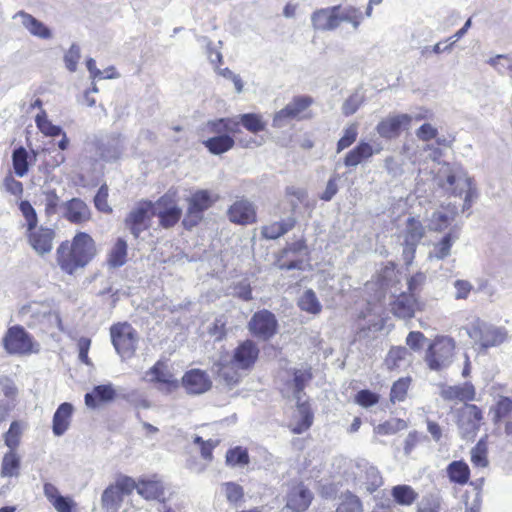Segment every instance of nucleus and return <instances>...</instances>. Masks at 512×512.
Listing matches in <instances>:
<instances>
[{"label": "nucleus", "mask_w": 512, "mask_h": 512, "mask_svg": "<svg viewBox=\"0 0 512 512\" xmlns=\"http://www.w3.org/2000/svg\"><path fill=\"white\" fill-rule=\"evenodd\" d=\"M35 122L39 130L46 136L55 137L63 133V129L60 126L54 125L48 120L45 111H41L36 115Z\"/></svg>", "instance_id": "nucleus-47"}, {"label": "nucleus", "mask_w": 512, "mask_h": 512, "mask_svg": "<svg viewBox=\"0 0 512 512\" xmlns=\"http://www.w3.org/2000/svg\"><path fill=\"white\" fill-rule=\"evenodd\" d=\"M27 238L31 247L39 255H44L52 250L53 240L55 232L51 228L47 227H35L31 230H27Z\"/></svg>", "instance_id": "nucleus-18"}, {"label": "nucleus", "mask_w": 512, "mask_h": 512, "mask_svg": "<svg viewBox=\"0 0 512 512\" xmlns=\"http://www.w3.org/2000/svg\"><path fill=\"white\" fill-rule=\"evenodd\" d=\"M73 406L70 403H62L53 416L52 430L55 436L63 435L69 427Z\"/></svg>", "instance_id": "nucleus-32"}, {"label": "nucleus", "mask_w": 512, "mask_h": 512, "mask_svg": "<svg viewBox=\"0 0 512 512\" xmlns=\"http://www.w3.org/2000/svg\"><path fill=\"white\" fill-rule=\"evenodd\" d=\"M408 355V350L405 347L392 348L386 358V364L390 369L399 367V361L404 360Z\"/></svg>", "instance_id": "nucleus-60"}, {"label": "nucleus", "mask_w": 512, "mask_h": 512, "mask_svg": "<svg viewBox=\"0 0 512 512\" xmlns=\"http://www.w3.org/2000/svg\"><path fill=\"white\" fill-rule=\"evenodd\" d=\"M438 134V129L431 123H424L418 129L415 130V136L419 141L423 143H428L434 138H437Z\"/></svg>", "instance_id": "nucleus-59"}, {"label": "nucleus", "mask_w": 512, "mask_h": 512, "mask_svg": "<svg viewBox=\"0 0 512 512\" xmlns=\"http://www.w3.org/2000/svg\"><path fill=\"white\" fill-rule=\"evenodd\" d=\"M295 225L296 218L289 216L285 219L264 226L261 232L263 237L266 239L274 240L292 230Z\"/></svg>", "instance_id": "nucleus-33"}, {"label": "nucleus", "mask_w": 512, "mask_h": 512, "mask_svg": "<svg viewBox=\"0 0 512 512\" xmlns=\"http://www.w3.org/2000/svg\"><path fill=\"white\" fill-rule=\"evenodd\" d=\"M447 473L452 482L458 484L467 483L470 475L468 465L463 461H453L447 468Z\"/></svg>", "instance_id": "nucleus-41"}, {"label": "nucleus", "mask_w": 512, "mask_h": 512, "mask_svg": "<svg viewBox=\"0 0 512 512\" xmlns=\"http://www.w3.org/2000/svg\"><path fill=\"white\" fill-rule=\"evenodd\" d=\"M147 376H151L150 381L159 382L166 384L172 388L177 387V380L173 374L168 371L164 364L157 362L150 370L146 373Z\"/></svg>", "instance_id": "nucleus-38"}, {"label": "nucleus", "mask_w": 512, "mask_h": 512, "mask_svg": "<svg viewBox=\"0 0 512 512\" xmlns=\"http://www.w3.org/2000/svg\"><path fill=\"white\" fill-rule=\"evenodd\" d=\"M474 386L466 382L463 385L448 386L442 389L441 396L445 400L472 401L475 399Z\"/></svg>", "instance_id": "nucleus-31"}, {"label": "nucleus", "mask_w": 512, "mask_h": 512, "mask_svg": "<svg viewBox=\"0 0 512 512\" xmlns=\"http://www.w3.org/2000/svg\"><path fill=\"white\" fill-rule=\"evenodd\" d=\"M3 347L12 355H30L40 351V344L20 325L8 328L3 337Z\"/></svg>", "instance_id": "nucleus-5"}, {"label": "nucleus", "mask_w": 512, "mask_h": 512, "mask_svg": "<svg viewBox=\"0 0 512 512\" xmlns=\"http://www.w3.org/2000/svg\"><path fill=\"white\" fill-rule=\"evenodd\" d=\"M383 480L379 470L374 466H369L364 472V480L361 481L360 489L369 494L375 492L381 485Z\"/></svg>", "instance_id": "nucleus-40"}, {"label": "nucleus", "mask_w": 512, "mask_h": 512, "mask_svg": "<svg viewBox=\"0 0 512 512\" xmlns=\"http://www.w3.org/2000/svg\"><path fill=\"white\" fill-rule=\"evenodd\" d=\"M182 385L189 394L199 395L207 392L212 381L209 375L200 369L187 371L182 377Z\"/></svg>", "instance_id": "nucleus-20"}, {"label": "nucleus", "mask_w": 512, "mask_h": 512, "mask_svg": "<svg viewBox=\"0 0 512 512\" xmlns=\"http://www.w3.org/2000/svg\"><path fill=\"white\" fill-rule=\"evenodd\" d=\"M411 379L408 377L398 379L392 386L390 392V400L394 403L396 401H403L407 395Z\"/></svg>", "instance_id": "nucleus-54"}, {"label": "nucleus", "mask_w": 512, "mask_h": 512, "mask_svg": "<svg viewBox=\"0 0 512 512\" xmlns=\"http://www.w3.org/2000/svg\"><path fill=\"white\" fill-rule=\"evenodd\" d=\"M312 379L310 368L295 369L293 379L287 384L288 390L291 389L292 397L297 402V414L299 419L296 423L290 424V429L294 434H301L308 430L313 423V413L306 401H302V392L306 384Z\"/></svg>", "instance_id": "nucleus-2"}, {"label": "nucleus", "mask_w": 512, "mask_h": 512, "mask_svg": "<svg viewBox=\"0 0 512 512\" xmlns=\"http://www.w3.org/2000/svg\"><path fill=\"white\" fill-rule=\"evenodd\" d=\"M27 150L20 146L16 148L12 153V164L14 172L18 177H24L29 171Z\"/></svg>", "instance_id": "nucleus-45"}, {"label": "nucleus", "mask_w": 512, "mask_h": 512, "mask_svg": "<svg viewBox=\"0 0 512 512\" xmlns=\"http://www.w3.org/2000/svg\"><path fill=\"white\" fill-rule=\"evenodd\" d=\"M335 7H338L339 10H337V23L338 26L341 22H350L354 20L356 15L360 12L358 8H355L353 6H346L342 7L341 5H336Z\"/></svg>", "instance_id": "nucleus-62"}, {"label": "nucleus", "mask_w": 512, "mask_h": 512, "mask_svg": "<svg viewBox=\"0 0 512 512\" xmlns=\"http://www.w3.org/2000/svg\"><path fill=\"white\" fill-rule=\"evenodd\" d=\"M411 121L412 115L409 114L389 115L377 124L375 130L381 138L390 140L397 138L401 128L409 125Z\"/></svg>", "instance_id": "nucleus-17"}, {"label": "nucleus", "mask_w": 512, "mask_h": 512, "mask_svg": "<svg viewBox=\"0 0 512 512\" xmlns=\"http://www.w3.org/2000/svg\"><path fill=\"white\" fill-rule=\"evenodd\" d=\"M226 463L232 467H244L249 463L247 449L240 446L229 449L226 453Z\"/></svg>", "instance_id": "nucleus-50"}, {"label": "nucleus", "mask_w": 512, "mask_h": 512, "mask_svg": "<svg viewBox=\"0 0 512 512\" xmlns=\"http://www.w3.org/2000/svg\"><path fill=\"white\" fill-rule=\"evenodd\" d=\"M21 459L16 451L9 450L2 458L1 476L2 477H18Z\"/></svg>", "instance_id": "nucleus-37"}, {"label": "nucleus", "mask_w": 512, "mask_h": 512, "mask_svg": "<svg viewBox=\"0 0 512 512\" xmlns=\"http://www.w3.org/2000/svg\"><path fill=\"white\" fill-rule=\"evenodd\" d=\"M336 512H363V505L358 496L348 491L341 496Z\"/></svg>", "instance_id": "nucleus-48"}, {"label": "nucleus", "mask_w": 512, "mask_h": 512, "mask_svg": "<svg viewBox=\"0 0 512 512\" xmlns=\"http://www.w3.org/2000/svg\"><path fill=\"white\" fill-rule=\"evenodd\" d=\"M134 485L137 493L146 500L161 501L164 498L165 486L156 475L134 480Z\"/></svg>", "instance_id": "nucleus-19"}, {"label": "nucleus", "mask_w": 512, "mask_h": 512, "mask_svg": "<svg viewBox=\"0 0 512 512\" xmlns=\"http://www.w3.org/2000/svg\"><path fill=\"white\" fill-rule=\"evenodd\" d=\"M97 152L104 161H116L120 158L124 143L120 135H106L97 140Z\"/></svg>", "instance_id": "nucleus-21"}, {"label": "nucleus", "mask_w": 512, "mask_h": 512, "mask_svg": "<svg viewBox=\"0 0 512 512\" xmlns=\"http://www.w3.org/2000/svg\"><path fill=\"white\" fill-rule=\"evenodd\" d=\"M378 400V395L370 390H361L356 395V402L365 408L375 405Z\"/></svg>", "instance_id": "nucleus-63"}, {"label": "nucleus", "mask_w": 512, "mask_h": 512, "mask_svg": "<svg viewBox=\"0 0 512 512\" xmlns=\"http://www.w3.org/2000/svg\"><path fill=\"white\" fill-rule=\"evenodd\" d=\"M512 411V399L500 397L495 407V420L507 415Z\"/></svg>", "instance_id": "nucleus-64"}, {"label": "nucleus", "mask_w": 512, "mask_h": 512, "mask_svg": "<svg viewBox=\"0 0 512 512\" xmlns=\"http://www.w3.org/2000/svg\"><path fill=\"white\" fill-rule=\"evenodd\" d=\"M454 217L441 211H435L432 213L429 226L434 231H442L449 226Z\"/></svg>", "instance_id": "nucleus-55"}, {"label": "nucleus", "mask_w": 512, "mask_h": 512, "mask_svg": "<svg viewBox=\"0 0 512 512\" xmlns=\"http://www.w3.org/2000/svg\"><path fill=\"white\" fill-rule=\"evenodd\" d=\"M471 461L477 467H486L487 460V444L485 440L480 439L476 446L471 450Z\"/></svg>", "instance_id": "nucleus-53"}, {"label": "nucleus", "mask_w": 512, "mask_h": 512, "mask_svg": "<svg viewBox=\"0 0 512 512\" xmlns=\"http://www.w3.org/2000/svg\"><path fill=\"white\" fill-rule=\"evenodd\" d=\"M337 10L338 7H329L316 10L311 15L312 26L316 30L332 31L338 28L337 23Z\"/></svg>", "instance_id": "nucleus-25"}, {"label": "nucleus", "mask_w": 512, "mask_h": 512, "mask_svg": "<svg viewBox=\"0 0 512 512\" xmlns=\"http://www.w3.org/2000/svg\"><path fill=\"white\" fill-rule=\"evenodd\" d=\"M150 210L153 211V204L151 202H143L134 208L128 215L125 221L126 226L135 238H138L147 228L145 221Z\"/></svg>", "instance_id": "nucleus-24"}, {"label": "nucleus", "mask_w": 512, "mask_h": 512, "mask_svg": "<svg viewBox=\"0 0 512 512\" xmlns=\"http://www.w3.org/2000/svg\"><path fill=\"white\" fill-rule=\"evenodd\" d=\"M19 209L26 220L27 230H31L35 228L38 223V218L35 209L30 204L29 201H21L19 204Z\"/></svg>", "instance_id": "nucleus-57"}, {"label": "nucleus", "mask_w": 512, "mask_h": 512, "mask_svg": "<svg viewBox=\"0 0 512 512\" xmlns=\"http://www.w3.org/2000/svg\"><path fill=\"white\" fill-rule=\"evenodd\" d=\"M25 425L20 421H13L8 431L3 435L4 443L9 450L15 451L20 444Z\"/></svg>", "instance_id": "nucleus-42"}, {"label": "nucleus", "mask_w": 512, "mask_h": 512, "mask_svg": "<svg viewBox=\"0 0 512 512\" xmlns=\"http://www.w3.org/2000/svg\"><path fill=\"white\" fill-rule=\"evenodd\" d=\"M14 18L20 19L22 26L27 29L31 35L40 39L52 38L51 30L31 14L19 11L15 14Z\"/></svg>", "instance_id": "nucleus-26"}, {"label": "nucleus", "mask_w": 512, "mask_h": 512, "mask_svg": "<svg viewBox=\"0 0 512 512\" xmlns=\"http://www.w3.org/2000/svg\"><path fill=\"white\" fill-rule=\"evenodd\" d=\"M465 329L475 344L485 349L500 345L507 336L505 328L494 326L479 318L472 320Z\"/></svg>", "instance_id": "nucleus-3"}, {"label": "nucleus", "mask_w": 512, "mask_h": 512, "mask_svg": "<svg viewBox=\"0 0 512 512\" xmlns=\"http://www.w3.org/2000/svg\"><path fill=\"white\" fill-rule=\"evenodd\" d=\"M381 148L373 149L372 145L365 141H360L352 150H350L345 158L344 165L346 167H356L362 161L369 159L374 154L379 153Z\"/></svg>", "instance_id": "nucleus-29"}, {"label": "nucleus", "mask_w": 512, "mask_h": 512, "mask_svg": "<svg viewBox=\"0 0 512 512\" xmlns=\"http://www.w3.org/2000/svg\"><path fill=\"white\" fill-rule=\"evenodd\" d=\"M455 346V341L451 337H436L426 351L425 361L428 367L434 371L448 368L453 362Z\"/></svg>", "instance_id": "nucleus-4"}, {"label": "nucleus", "mask_w": 512, "mask_h": 512, "mask_svg": "<svg viewBox=\"0 0 512 512\" xmlns=\"http://www.w3.org/2000/svg\"><path fill=\"white\" fill-rule=\"evenodd\" d=\"M416 299L413 294L402 293L390 304L391 312L398 318H412L416 310Z\"/></svg>", "instance_id": "nucleus-28"}, {"label": "nucleus", "mask_w": 512, "mask_h": 512, "mask_svg": "<svg viewBox=\"0 0 512 512\" xmlns=\"http://www.w3.org/2000/svg\"><path fill=\"white\" fill-rule=\"evenodd\" d=\"M391 495L394 500L404 506H409L415 502L418 494L409 485H396L392 488Z\"/></svg>", "instance_id": "nucleus-44"}, {"label": "nucleus", "mask_w": 512, "mask_h": 512, "mask_svg": "<svg viewBox=\"0 0 512 512\" xmlns=\"http://www.w3.org/2000/svg\"><path fill=\"white\" fill-rule=\"evenodd\" d=\"M153 215L159 218L164 228L173 227L181 218L182 209L175 201V193H166L153 204Z\"/></svg>", "instance_id": "nucleus-11"}, {"label": "nucleus", "mask_w": 512, "mask_h": 512, "mask_svg": "<svg viewBox=\"0 0 512 512\" xmlns=\"http://www.w3.org/2000/svg\"><path fill=\"white\" fill-rule=\"evenodd\" d=\"M312 501V493L303 485L294 486L287 496V507L295 512L305 511Z\"/></svg>", "instance_id": "nucleus-27"}, {"label": "nucleus", "mask_w": 512, "mask_h": 512, "mask_svg": "<svg viewBox=\"0 0 512 512\" xmlns=\"http://www.w3.org/2000/svg\"><path fill=\"white\" fill-rule=\"evenodd\" d=\"M21 314L23 317H29L31 320L28 322V326L33 327L39 323H42L45 319H50L54 317L51 313L50 309L41 304L32 303L24 306L21 309ZM55 318H57L55 316Z\"/></svg>", "instance_id": "nucleus-34"}, {"label": "nucleus", "mask_w": 512, "mask_h": 512, "mask_svg": "<svg viewBox=\"0 0 512 512\" xmlns=\"http://www.w3.org/2000/svg\"><path fill=\"white\" fill-rule=\"evenodd\" d=\"M235 141L228 134L213 136L203 141V145L214 155L223 154L233 148Z\"/></svg>", "instance_id": "nucleus-36"}, {"label": "nucleus", "mask_w": 512, "mask_h": 512, "mask_svg": "<svg viewBox=\"0 0 512 512\" xmlns=\"http://www.w3.org/2000/svg\"><path fill=\"white\" fill-rule=\"evenodd\" d=\"M259 348L252 340H245L234 350L232 365L240 369L250 368L257 360Z\"/></svg>", "instance_id": "nucleus-22"}, {"label": "nucleus", "mask_w": 512, "mask_h": 512, "mask_svg": "<svg viewBox=\"0 0 512 512\" xmlns=\"http://www.w3.org/2000/svg\"><path fill=\"white\" fill-rule=\"evenodd\" d=\"M215 199L212 198L208 190H198L188 199L186 216L183 219V225L187 229L195 227L203 217V212L209 209Z\"/></svg>", "instance_id": "nucleus-10"}, {"label": "nucleus", "mask_w": 512, "mask_h": 512, "mask_svg": "<svg viewBox=\"0 0 512 512\" xmlns=\"http://www.w3.org/2000/svg\"><path fill=\"white\" fill-rule=\"evenodd\" d=\"M112 344L117 353L122 357H130L137 345L135 329L128 323H119L110 328Z\"/></svg>", "instance_id": "nucleus-9"}, {"label": "nucleus", "mask_w": 512, "mask_h": 512, "mask_svg": "<svg viewBox=\"0 0 512 512\" xmlns=\"http://www.w3.org/2000/svg\"><path fill=\"white\" fill-rule=\"evenodd\" d=\"M425 235V228L422 223L414 218L407 219L405 228L401 232L403 259L407 265L413 262L417 246Z\"/></svg>", "instance_id": "nucleus-8"}, {"label": "nucleus", "mask_w": 512, "mask_h": 512, "mask_svg": "<svg viewBox=\"0 0 512 512\" xmlns=\"http://www.w3.org/2000/svg\"><path fill=\"white\" fill-rule=\"evenodd\" d=\"M241 124L251 133H259L265 130L266 123L262 116L255 113L240 114Z\"/></svg>", "instance_id": "nucleus-51"}, {"label": "nucleus", "mask_w": 512, "mask_h": 512, "mask_svg": "<svg viewBox=\"0 0 512 512\" xmlns=\"http://www.w3.org/2000/svg\"><path fill=\"white\" fill-rule=\"evenodd\" d=\"M438 184L455 196L464 195L463 210L470 208L472 190L469 178L464 175L457 176L453 174L450 165L443 163L438 176Z\"/></svg>", "instance_id": "nucleus-6"}, {"label": "nucleus", "mask_w": 512, "mask_h": 512, "mask_svg": "<svg viewBox=\"0 0 512 512\" xmlns=\"http://www.w3.org/2000/svg\"><path fill=\"white\" fill-rule=\"evenodd\" d=\"M81 57V50L79 45L72 44L69 50L64 55V63L65 67L70 72H75L77 70V64Z\"/></svg>", "instance_id": "nucleus-58"}, {"label": "nucleus", "mask_w": 512, "mask_h": 512, "mask_svg": "<svg viewBox=\"0 0 512 512\" xmlns=\"http://www.w3.org/2000/svg\"><path fill=\"white\" fill-rule=\"evenodd\" d=\"M227 216L232 223L248 225L256 222V209L252 202L240 198L228 208Z\"/></svg>", "instance_id": "nucleus-16"}, {"label": "nucleus", "mask_w": 512, "mask_h": 512, "mask_svg": "<svg viewBox=\"0 0 512 512\" xmlns=\"http://www.w3.org/2000/svg\"><path fill=\"white\" fill-rule=\"evenodd\" d=\"M405 427V422L400 419L386 421L374 428V432L379 435H392Z\"/></svg>", "instance_id": "nucleus-56"}, {"label": "nucleus", "mask_w": 512, "mask_h": 512, "mask_svg": "<svg viewBox=\"0 0 512 512\" xmlns=\"http://www.w3.org/2000/svg\"><path fill=\"white\" fill-rule=\"evenodd\" d=\"M221 492L224 494L227 501L237 507L241 504L244 498V490L242 486L235 482H225L221 485Z\"/></svg>", "instance_id": "nucleus-46"}, {"label": "nucleus", "mask_w": 512, "mask_h": 512, "mask_svg": "<svg viewBox=\"0 0 512 512\" xmlns=\"http://www.w3.org/2000/svg\"><path fill=\"white\" fill-rule=\"evenodd\" d=\"M482 411L473 404H466L458 412V426L464 434L475 433L482 420Z\"/></svg>", "instance_id": "nucleus-23"}, {"label": "nucleus", "mask_w": 512, "mask_h": 512, "mask_svg": "<svg viewBox=\"0 0 512 512\" xmlns=\"http://www.w3.org/2000/svg\"><path fill=\"white\" fill-rule=\"evenodd\" d=\"M312 102L313 100L309 96L293 98L283 109L275 113L272 123L273 127L283 128L293 120H299L301 113L304 112Z\"/></svg>", "instance_id": "nucleus-13"}, {"label": "nucleus", "mask_w": 512, "mask_h": 512, "mask_svg": "<svg viewBox=\"0 0 512 512\" xmlns=\"http://www.w3.org/2000/svg\"><path fill=\"white\" fill-rule=\"evenodd\" d=\"M107 199L108 187L106 185H102L94 197V204L95 207L103 213H110L112 211V208L109 206Z\"/></svg>", "instance_id": "nucleus-61"}, {"label": "nucleus", "mask_w": 512, "mask_h": 512, "mask_svg": "<svg viewBox=\"0 0 512 512\" xmlns=\"http://www.w3.org/2000/svg\"><path fill=\"white\" fill-rule=\"evenodd\" d=\"M365 102L364 92L356 90L342 104L341 110L345 116L353 115Z\"/></svg>", "instance_id": "nucleus-49"}, {"label": "nucleus", "mask_w": 512, "mask_h": 512, "mask_svg": "<svg viewBox=\"0 0 512 512\" xmlns=\"http://www.w3.org/2000/svg\"><path fill=\"white\" fill-rule=\"evenodd\" d=\"M459 234L455 229L445 234L441 240L434 244L430 257L443 260L451 254L453 244L458 240Z\"/></svg>", "instance_id": "nucleus-35"}, {"label": "nucleus", "mask_w": 512, "mask_h": 512, "mask_svg": "<svg viewBox=\"0 0 512 512\" xmlns=\"http://www.w3.org/2000/svg\"><path fill=\"white\" fill-rule=\"evenodd\" d=\"M357 136H358V125L356 123H352V124L348 125L344 129L343 135L337 143V152L340 153L344 149L351 146L356 141Z\"/></svg>", "instance_id": "nucleus-52"}, {"label": "nucleus", "mask_w": 512, "mask_h": 512, "mask_svg": "<svg viewBox=\"0 0 512 512\" xmlns=\"http://www.w3.org/2000/svg\"><path fill=\"white\" fill-rule=\"evenodd\" d=\"M127 248V242L118 238L108 256L107 264L110 268H118L126 263Z\"/></svg>", "instance_id": "nucleus-39"}, {"label": "nucleus", "mask_w": 512, "mask_h": 512, "mask_svg": "<svg viewBox=\"0 0 512 512\" xmlns=\"http://www.w3.org/2000/svg\"><path fill=\"white\" fill-rule=\"evenodd\" d=\"M116 397V391L111 383L97 385L92 392L85 394V404L87 407L95 409L99 403L111 402Z\"/></svg>", "instance_id": "nucleus-30"}, {"label": "nucleus", "mask_w": 512, "mask_h": 512, "mask_svg": "<svg viewBox=\"0 0 512 512\" xmlns=\"http://www.w3.org/2000/svg\"><path fill=\"white\" fill-rule=\"evenodd\" d=\"M57 262L60 268L72 274L79 268L85 267L97 254L95 241L85 233H77L71 243L62 242L57 248Z\"/></svg>", "instance_id": "nucleus-1"}, {"label": "nucleus", "mask_w": 512, "mask_h": 512, "mask_svg": "<svg viewBox=\"0 0 512 512\" xmlns=\"http://www.w3.org/2000/svg\"><path fill=\"white\" fill-rule=\"evenodd\" d=\"M135 489L134 479L129 476L117 478L101 495V508L104 512H118L124 497L129 496Z\"/></svg>", "instance_id": "nucleus-7"}, {"label": "nucleus", "mask_w": 512, "mask_h": 512, "mask_svg": "<svg viewBox=\"0 0 512 512\" xmlns=\"http://www.w3.org/2000/svg\"><path fill=\"white\" fill-rule=\"evenodd\" d=\"M60 214L73 224H82L91 218L89 206L80 198H72L60 205Z\"/></svg>", "instance_id": "nucleus-15"}, {"label": "nucleus", "mask_w": 512, "mask_h": 512, "mask_svg": "<svg viewBox=\"0 0 512 512\" xmlns=\"http://www.w3.org/2000/svg\"><path fill=\"white\" fill-rule=\"evenodd\" d=\"M298 306L302 311L310 314H319L322 310V305L319 302L315 292L311 289L304 291L298 300Z\"/></svg>", "instance_id": "nucleus-43"}, {"label": "nucleus", "mask_w": 512, "mask_h": 512, "mask_svg": "<svg viewBox=\"0 0 512 512\" xmlns=\"http://www.w3.org/2000/svg\"><path fill=\"white\" fill-rule=\"evenodd\" d=\"M277 328L278 321L275 315L266 309L254 313L248 322L250 333L264 341L272 338L277 333Z\"/></svg>", "instance_id": "nucleus-12"}, {"label": "nucleus", "mask_w": 512, "mask_h": 512, "mask_svg": "<svg viewBox=\"0 0 512 512\" xmlns=\"http://www.w3.org/2000/svg\"><path fill=\"white\" fill-rule=\"evenodd\" d=\"M403 154L413 163L421 164L428 161L438 162L443 156V151L435 144L423 143L414 145L406 143L403 145Z\"/></svg>", "instance_id": "nucleus-14"}]
</instances>
